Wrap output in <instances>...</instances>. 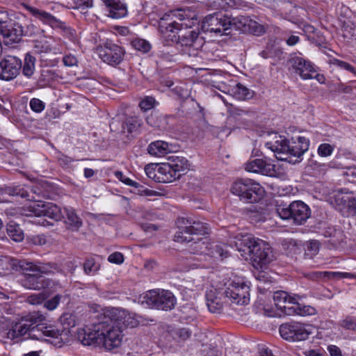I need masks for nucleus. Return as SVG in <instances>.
Here are the masks:
<instances>
[{"instance_id":"nucleus-1","label":"nucleus","mask_w":356,"mask_h":356,"mask_svg":"<svg viewBox=\"0 0 356 356\" xmlns=\"http://www.w3.org/2000/svg\"><path fill=\"white\" fill-rule=\"evenodd\" d=\"M45 317L39 312H30L22 316L8 332L9 338L15 339L29 334V337L35 339H42L47 337L52 340L51 343L55 344L62 343L67 336L65 330H60L53 325H47L42 323Z\"/></svg>"},{"instance_id":"nucleus-2","label":"nucleus","mask_w":356,"mask_h":356,"mask_svg":"<svg viewBox=\"0 0 356 356\" xmlns=\"http://www.w3.org/2000/svg\"><path fill=\"white\" fill-rule=\"evenodd\" d=\"M103 325L102 345L106 349L112 350L119 347L122 343L124 329L127 327H134L138 322L128 312L120 308H106L102 314Z\"/></svg>"},{"instance_id":"nucleus-3","label":"nucleus","mask_w":356,"mask_h":356,"mask_svg":"<svg viewBox=\"0 0 356 356\" xmlns=\"http://www.w3.org/2000/svg\"><path fill=\"white\" fill-rule=\"evenodd\" d=\"M179 231L175 241L191 243L189 252L193 254H208L209 243L207 238L200 237L208 233L207 224L192 218H179L177 221Z\"/></svg>"},{"instance_id":"nucleus-4","label":"nucleus","mask_w":356,"mask_h":356,"mask_svg":"<svg viewBox=\"0 0 356 356\" xmlns=\"http://www.w3.org/2000/svg\"><path fill=\"white\" fill-rule=\"evenodd\" d=\"M196 22L195 13L188 8H179L165 13L159 23V31L164 45L176 42L180 32L191 28Z\"/></svg>"},{"instance_id":"nucleus-5","label":"nucleus","mask_w":356,"mask_h":356,"mask_svg":"<svg viewBox=\"0 0 356 356\" xmlns=\"http://www.w3.org/2000/svg\"><path fill=\"white\" fill-rule=\"evenodd\" d=\"M265 146L275 153L278 160L296 163L302 160V155L308 150L309 140L303 136L289 140L284 136L271 133L268 134Z\"/></svg>"},{"instance_id":"nucleus-6","label":"nucleus","mask_w":356,"mask_h":356,"mask_svg":"<svg viewBox=\"0 0 356 356\" xmlns=\"http://www.w3.org/2000/svg\"><path fill=\"white\" fill-rule=\"evenodd\" d=\"M237 250L245 259H250L254 268H265L274 259L271 247L264 241L251 234L236 237L234 242Z\"/></svg>"},{"instance_id":"nucleus-7","label":"nucleus","mask_w":356,"mask_h":356,"mask_svg":"<svg viewBox=\"0 0 356 356\" xmlns=\"http://www.w3.org/2000/svg\"><path fill=\"white\" fill-rule=\"evenodd\" d=\"M174 152L168 156V162L163 163L159 168L158 179L163 183H170L179 179L188 169V161Z\"/></svg>"},{"instance_id":"nucleus-8","label":"nucleus","mask_w":356,"mask_h":356,"mask_svg":"<svg viewBox=\"0 0 356 356\" xmlns=\"http://www.w3.org/2000/svg\"><path fill=\"white\" fill-rule=\"evenodd\" d=\"M232 193L246 203L259 202L264 193L263 187L250 179H239L232 184Z\"/></svg>"},{"instance_id":"nucleus-9","label":"nucleus","mask_w":356,"mask_h":356,"mask_svg":"<svg viewBox=\"0 0 356 356\" xmlns=\"http://www.w3.org/2000/svg\"><path fill=\"white\" fill-rule=\"evenodd\" d=\"M277 214L283 220H292L296 225H302L311 216L308 205L302 201H294L290 204H280L276 206Z\"/></svg>"},{"instance_id":"nucleus-10","label":"nucleus","mask_w":356,"mask_h":356,"mask_svg":"<svg viewBox=\"0 0 356 356\" xmlns=\"http://www.w3.org/2000/svg\"><path fill=\"white\" fill-rule=\"evenodd\" d=\"M143 302L151 308L168 311L175 307L176 298L169 291L154 289L146 293L143 297Z\"/></svg>"},{"instance_id":"nucleus-11","label":"nucleus","mask_w":356,"mask_h":356,"mask_svg":"<svg viewBox=\"0 0 356 356\" xmlns=\"http://www.w3.org/2000/svg\"><path fill=\"white\" fill-rule=\"evenodd\" d=\"M202 29L204 32L214 33L216 35L230 33L229 16L220 13L207 15L202 22Z\"/></svg>"},{"instance_id":"nucleus-12","label":"nucleus","mask_w":356,"mask_h":356,"mask_svg":"<svg viewBox=\"0 0 356 356\" xmlns=\"http://www.w3.org/2000/svg\"><path fill=\"white\" fill-rule=\"evenodd\" d=\"M0 34L7 44L19 42L23 36L22 23L19 21V17L0 19Z\"/></svg>"},{"instance_id":"nucleus-13","label":"nucleus","mask_w":356,"mask_h":356,"mask_svg":"<svg viewBox=\"0 0 356 356\" xmlns=\"http://www.w3.org/2000/svg\"><path fill=\"white\" fill-rule=\"evenodd\" d=\"M279 331L281 337L289 341H305L312 334L309 325L296 321L282 324Z\"/></svg>"},{"instance_id":"nucleus-14","label":"nucleus","mask_w":356,"mask_h":356,"mask_svg":"<svg viewBox=\"0 0 356 356\" xmlns=\"http://www.w3.org/2000/svg\"><path fill=\"white\" fill-rule=\"evenodd\" d=\"M103 327L101 314L98 316L97 322L93 323L91 326L86 327L78 332L77 338L84 346H101L102 339H104Z\"/></svg>"},{"instance_id":"nucleus-15","label":"nucleus","mask_w":356,"mask_h":356,"mask_svg":"<svg viewBox=\"0 0 356 356\" xmlns=\"http://www.w3.org/2000/svg\"><path fill=\"white\" fill-rule=\"evenodd\" d=\"M98 54L101 59L106 63L116 66L120 65L124 60L125 50L123 47L112 41H107L97 49Z\"/></svg>"},{"instance_id":"nucleus-16","label":"nucleus","mask_w":356,"mask_h":356,"mask_svg":"<svg viewBox=\"0 0 356 356\" xmlns=\"http://www.w3.org/2000/svg\"><path fill=\"white\" fill-rule=\"evenodd\" d=\"M28 209L35 216H47L55 221H59L63 218L60 208L52 202H33L29 205Z\"/></svg>"},{"instance_id":"nucleus-17","label":"nucleus","mask_w":356,"mask_h":356,"mask_svg":"<svg viewBox=\"0 0 356 356\" xmlns=\"http://www.w3.org/2000/svg\"><path fill=\"white\" fill-rule=\"evenodd\" d=\"M335 209L344 217L353 216L356 213V199L349 193L337 192L332 197Z\"/></svg>"},{"instance_id":"nucleus-18","label":"nucleus","mask_w":356,"mask_h":356,"mask_svg":"<svg viewBox=\"0 0 356 356\" xmlns=\"http://www.w3.org/2000/svg\"><path fill=\"white\" fill-rule=\"evenodd\" d=\"M249 286L244 282L233 281L223 292L225 298L238 305L249 302Z\"/></svg>"},{"instance_id":"nucleus-19","label":"nucleus","mask_w":356,"mask_h":356,"mask_svg":"<svg viewBox=\"0 0 356 356\" xmlns=\"http://www.w3.org/2000/svg\"><path fill=\"white\" fill-rule=\"evenodd\" d=\"M289 70L298 74L302 79H314L313 73L316 72L312 62L296 54H291L288 59Z\"/></svg>"},{"instance_id":"nucleus-20","label":"nucleus","mask_w":356,"mask_h":356,"mask_svg":"<svg viewBox=\"0 0 356 356\" xmlns=\"http://www.w3.org/2000/svg\"><path fill=\"white\" fill-rule=\"evenodd\" d=\"M22 60L13 56H7L0 60V79L11 81L19 73Z\"/></svg>"},{"instance_id":"nucleus-21","label":"nucleus","mask_w":356,"mask_h":356,"mask_svg":"<svg viewBox=\"0 0 356 356\" xmlns=\"http://www.w3.org/2000/svg\"><path fill=\"white\" fill-rule=\"evenodd\" d=\"M13 266L15 267L16 270H22L24 274V279L22 280V285L24 287L29 289L40 290L49 285V281L42 275L20 269L18 266V261L14 263Z\"/></svg>"},{"instance_id":"nucleus-22","label":"nucleus","mask_w":356,"mask_h":356,"mask_svg":"<svg viewBox=\"0 0 356 356\" xmlns=\"http://www.w3.org/2000/svg\"><path fill=\"white\" fill-rule=\"evenodd\" d=\"M33 51L40 56L41 60L46 65L55 66L59 62V58L56 57V49L52 48L47 42H37L33 47Z\"/></svg>"},{"instance_id":"nucleus-23","label":"nucleus","mask_w":356,"mask_h":356,"mask_svg":"<svg viewBox=\"0 0 356 356\" xmlns=\"http://www.w3.org/2000/svg\"><path fill=\"white\" fill-rule=\"evenodd\" d=\"M142 124V120L137 116H129L126 118L124 122H120L118 120L113 119L110 123V129L112 131L118 133H126V130L128 134H131L134 131H137Z\"/></svg>"},{"instance_id":"nucleus-24","label":"nucleus","mask_w":356,"mask_h":356,"mask_svg":"<svg viewBox=\"0 0 356 356\" xmlns=\"http://www.w3.org/2000/svg\"><path fill=\"white\" fill-rule=\"evenodd\" d=\"M245 169L248 172L261 173L264 175L273 177L276 175L275 165L267 163L261 159H255L245 164Z\"/></svg>"},{"instance_id":"nucleus-25","label":"nucleus","mask_w":356,"mask_h":356,"mask_svg":"<svg viewBox=\"0 0 356 356\" xmlns=\"http://www.w3.org/2000/svg\"><path fill=\"white\" fill-rule=\"evenodd\" d=\"M18 266L20 269H24L33 273H38L40 275L54 273L55 271L58 270L57 264L54 263H46L35 265L33 263L27 262L25 260H19Z\"/></svg>"},{"instance_id":"nucleus-26","label":"nucleus","mask_w":356,"mask_h":356,"mask_svg":"<svg viewBox=\"0 0 356 356\" xmlns=\"http://www.w3.org/2000/svg\"><path fill=\"white\" fill-rule=\"evenodd\" d=\"M108 12V16L119 19L127 15V6L124 0H102Z\"/></svg>"},{"instance_id":"nucleus-27","label":"nucleus","mask_w":356,"mask_h":356,"mask_svg":"<svg viewBox=\"0 0 356 356\" xmlns=\"http://www.w3.org/2000/svg\"><path fill=\"white\" fill-rule=\"evenodd\" d=\"M181 44L182 48L194 46L200 48L204 44V38L200 35L199 32L189 31L184 34H179V39L176 42Z\"/></svg>"},{"instance_id":"nucleus-28","label":"nucleus","mask_w":356,"mask_h":356,"mask_svg":"<svg viewBox=\"0 0 356 356\" xmlns=\"http://www.w3.org/2000/svg\"><path fill=\"white\" fill-rule=\"evenodd\" d=\"M296 297L300 298L299 295L293 294V296L289 295L286 292L283 291H277L273 293V300L276 307L281 310L284 314H286V308H289Z\"/></svg>"},{"instance_id":"nucleus-29","label":"nucleus","mask_w":356,"mask_h":356,"mask_svg":"<svg viewBox=\"0 0 356 356\" xmlns=\"http://www.w3.org/2000/svg\"><path fill=\"white\" fill-rule=\"evenodd\" d=\"M302 298H305V296H300V298L296 297V299L293 302L292 305L289 308H286V315H299L302 316H312L316 313V310L314 307L309 305H302L298 302V300Z\"/></svg>"},{"instance_id":"nucleus-30","label":"nucleus","mask_w":356,"mask_h":356,"mask_svg":"<svg viewBox=\"0 0 356 356\" xmlns=\"http://www.w3.org/2000/svg\"><path fill=\"white\" fill-rule=\"evenodd\" d=\"M147 152L154 156H162L174 152L172 145L163 140L152 142L147 147Z\"/></svg>"},{"instance_id":"nucleus-31","label":"nucleus","mask_w":356,"mask_h":356,"mask_svg":"<svg viewBox=\"0 0 356 356\" xmlns=\"http://www.w3.org/2000/svg\"><path fill=\"white\" fill-rule=\"evenodd\" d=\"M207 305L209 310L213 313H218L223 307V302L218 296L216 289H211L206 293Z\"/></svg>"},{"instance_id":"nucleus-32","label":"nucleus","mask_w":356,"mask_h":356,"mask_svg":"<svg viewBox=\"0 0 356 356\" xmlns=\"http://www.w3.org/2000/svg\"><path fill=\"white\" fill-rule=\"evenodd\" d=\"M36 58L30 53L25 54L24 63H22V74L28 79L32 78L35 71Z\"/></svg>"},{"instance_id":"nucleus-33","label":"nucleus","mask_w":356,"mask_h":356,"mask_svg":"<svg viewBox=\"0 0 356 356\" xmlns=\"http://www.w3.org/2000/svg\"><path fill=\"white\" fill-rule=\"evenodd\" d=\"M232 95L237 99L246 100L253 97L254 92L243 84L238 83L232 88Z\"/></svg>"},{"instance_id":"nucleus-34","label":"nucleus","mask_w":356,"mask_h":356,"mask_svg":"<svg viewBox=\"0 0 356 356\" xmlns=\"http://www.w3.org/2000/svg\"><path fill=\"white\" fill-rule=\"evenodd\" d=\"M115 175L116 178H118L120 181H121L122 182H123L124 184H127L128 186H134L135 188L141 187L143 189L142 190H138V191L141 194H144V195H145L147 196H152V195H155L156 193V191H152V190H149V189H147V188H143V187L141 186L139 183H138V182H136L135 181H133L131 179L127 177L120 171H116L115 172Z\"/></svg>"},{"instance_id":"nucleus-35","label":"nucleus","mask_w":356,"mask_h":356,"mask_svg":"<svg viewBox=\"0 0 356 356\" xmlns=\"http://www.w3.org/2000/svg\"><path fill=\"white\" fill-rule=\"evenodd\" d=\"M250 18L246 16L229 17L230 30L234 29L242 33H247Z\"/></svg>"},{"instance_id":"nucleus-36","label":"nucleus","mask_w":356,"mask_h":356,"mask_svg":"<svg viewBox=\"0 0 356 356\" xmlns=\"http://www.w3.org/2000/svg\"><path fill=\"white\" fill-rule=\"evenodd\" d=\"M215 258H226L228 257V251L225 244L211 243L209 245L208 254Z\"/></svg>"},{"instance_id":"nucleus-37","label":"nucleus","mask_w":356,"mask_h":356,"mask_svg":"<svg viewBox=\"0 0 356 356\" xmlns=\"http://www.w3.org/2000/svg\"><path fill=\"white\" fill-rule=\"evenodd\" d=\"M28 9L34 16L38 17L42 21L49 24L53 27L58 26V24L60 23V22L57 19H56V17H54L48 13L40 11L37 8L31 7H29Z\"/></svg>"},{"instance_id":"nucleus-38","label":"nucleus","mask_w":356,"mask_h":356,"mask_svg":"<svg viewBox=\"0 0 356 356\" xmlns=\"http://www.w3.org/2000/svg\"><path fill=\"white\" fill-rule=\"evenodd\" d=\"M66 213L65 223L72 230H78L82 225V221L72 209H65Z\"/></svg>"},{"instance_id":"nucleus-39","label":"nucleus","mask_w":356,"mask_h":356,"mask_svg":"<svg viewBox=\"0 0 356 356\" xmlns=\"http://www.w3.org/2000/svg\"><path fill=\"white\" fill-rule=\"evenodd\" d=\"M6 232L8 236L15 242H20L24 239V232L17 223L10 221L7 224Z\"/></svg>"},{"instance_id":"nucleus-40","label":"nucleus","mask_w":356,"mask_h":356,"mask_svg":"<svg viewBox=\"0 0 356 356\" xmlns=\"http://www.w3.org/2000/svg\"><path fill=\"white\" fill-rule=\"evenodd\" d=\"M200 48L201 52L204 54L206 58L208 60H216V58L220 56L218 54V46L215 42H206L204 40V44Z\"/></svg>"},{"instance_id":"nucleus-41","label":"nucleus","mask_w":356,"mask_h":356,"mask_svg":"<svg viewBox=\"0 0 356 356\" xmlns=\"http://www.w3.org/2000/svg\"><path fill=\"white\" fill-rule=\"evenodd\" d=\"M56 76L57 74L54 70H42L38 80V86L40 88H44L54 81Z\"/></svg>"},{"instance_id":"nucleus-42","label":"nucleus","mask_w":356,"mask_h":356,"mask_svg":"<svg viewBox=\"0 0 356 356\" xmlns=\"http://www.w3.org/2000/svg\"><path fill=\"white\" fill-rule=\"evenodd\" d=\"M18 17L19 21L22 23L23 36H31L38 32L37 26L33 24L31 19L26 18V16L23 15H20Z\"/></svg>"},{"instance_id":"nucleus-43","label":"nucleus","mask_w":356,"mask_h":356,"mask_svg":"<svg viewBox=\"0 0 356 356\" xmlns=\"http://www.w3.org/2000/svg\"><path fill=\"white\" fill-rule=\"evenodd\" d=\"M266 31V27L264 25L260 24L252 19H250L247 33L252 34L255 36H261L264 35Z\"/></svg>"},{"instance_id":"nucleus-44","label":"nucleus","mask_w":356,"mask_h":356,"mask_svg":"<svg viewBox=\"0 0 356 356\" xmlns=\"http://www.w3.org/2000/svg\"><path fill=\"white\" fill-rule=\"evenodd\" d=\"M342 35L348 40L356 39V24L352 22L344 23Z\"/></svg>"},{"instance_id":"nucleus-45","label":"nucleus","mask_w":356,"mask_h":356,"mask_svg":"<svg viewBox=\"0 0 356 356\" xmlns=\"http://www.w3.org/2000/svg\"><path fill=\"white\" fill-rule=\"evenodd\" d=\"M131 46L136 50L144 53L148 52L151 49V44L144 39L137 38L131 41Z\"/></svg>"},{"instance_id":"nucleus-46","label":"nucleus","mask_w":356,"mask_h":356,"mask_svg":"<svg viewBox=\"0 0 356 356\" xmlns=\"http://www.w3.org/2000/svg\"><path fill=\"white\" fill-rule=\"evenodd\" d=\"M48 293L43 291L38 293H34L27 297V302L31 305H39L43 302L47 298Z\"/></svg>"},{"instance_id":"nucleus-47","label":"nucleus","mask_w":356,"mask_h":356,"mask_svg":"<svg viewBox=\"0 0 356 356\" xmlns=\"http://www.w3.org/2000/svg\"><path fill=\"white\" fill-rule=\"evenodd\" d=\"M159 168V167H158L157 165L147 164L145 167V172L149 178L155 179L156 181L160 182L158 179Z\"/></svg>"},{"instance_id":"nucleus-48","label":"nucleus","mask_w":356,"mask_h":356,"mask_svg":"<svg viewBox=\"0 0 356 356\" xmlns=\"http://www.w3.org/2000/svg\"><path fill=\"white\" fill-rule=\"evenodd\" d=\"M29 106L31 109L35 113H41L45 108V104L38 98L31 99Z\"/></svg>"},{"instance_id":"nucleus-49","label":"nucleus","mask_w":356,"mask_h":356,"mask_svg":"<svg viewBox=\"0 0 356 356\" xmlns=\"http://www.w3.org/2000/svg\"><path fill=\"white\" fill-rule=\"evenodd\" d=\"M155 102L154 98L147 96L140 102L139 106L142 111H147L154 107Z\"/></svg>"},{"instance_id":"nucleus-50","label":"nucleus","mask_w":356,"mask_h":356,"mask_svg":"<svg viewBox=\"0 0 356 356\" xmlns=\"http://www.w3.org/2000/svg\"><path fill=\"white\" fill-rule=\"evenodd\" d=\"M319 250V243L316 241H311L307 244L305 254L312 257L316 255Z\"/></svg>"},{"instance_id":"nucleus-51","label":"nucleus","mask_w":356,"mask_h":356,"mask_svg":"<svg viewBox=\"0 0 356 356\" xmlns=\"http://www.w3.org/2000/svg\"><path fill=\"white\" fill-rule=\"evenodd\" d=\"M340 325L347 330H356V318L347 316L340 321Z\"/></svg>"},{"instance_id":"nucleus-52","label":"nucleus","mask_w":356,"mask_h":356,"mask_svg":"<svg viewBox=\"0 0 356 356\" xmlns=\"http://www.w3.org/2000/svg\"><path fill=\"white\" fill-rule=\"evenodd\" d=\"M334 146L328 143L321 144L318 148V154L321 156H328L332 154L334 151Z\"/></svg>"},{"instance_id":"nucleus-53","label":"nucleus","mask_w":356,"mask_h":356,"mask_svg":"<svg viewBox=\"0 0 356 356\" xmlns=\"http://www.w3.org/2000/svg\"><path fill=\"white\" fill-rule=\"evenodd\" d=\"M61 298H62L61 295H59V294L56 295L51 299H49V300H47V301H45L44 305V307L50 311L54 310L58 305Z\"/></svg>"},{"instance_id":"nucleus-54","label":"nucleus","mask_w":356,"mask_h":356,"mask_svg":"<svg viewBox=\"0 0 356 356\" xmlns=\"http://www.w3.org/2000/svg\"><path fill=\"white\" fill-rule=\"evenodd\" d=\"M201 52V48H195L194 46H189L181 49V54L188 55L189 57H197Z\"/></svg>"},{"instance_id":"nucleus-55","label":"nucleus","mask_w":356,"mask_h":356,"mask_svg":"<svg viewBox=\"0 0 356 356\" xmlns=\"http://www.w3.org/2000/svg\"><path fill=\"white\" fill-rule=\"evenodd\" d=\"M83 269L86 274L89 275L92 272L98 270V267L95 265L94 259H88L83 264Z\"/></svg>"},{"instance_id":"nucleus-56","label":"nucleus","mask_w":356,"mask_h":356,"mask_svg":"<svg viewBox=\"0 0 356 356\" xmlns=\"http://www.w3.org/2000/svg\"><path fill=\"white\" fill-rule=\"evenodd\" d=\"M108 261L111 263L121 264L124 261V255L119 252H115L110 254Z\"/></svg>"},{"instance_id":"nucleus-57","label":"nucleus","mask_w":356,"mask_h":356,"mask_svg":"<svg viewBox=\"0 0 356 356\" xmlns=\"http://www.w3.org/2000/svg\"><path fill=\"white\" fill-rule=\"evenodd\" d=\"M156 57L161 61H172L173 58V54L170 51H165L164 50H159L156 53Z\"/></svg>"},{"instance_id":"nucleus-58","label":"nucleus","mask_w":356,"mask_h":356,"mask_svg":"<svg viewBox=\"0 0 356 356\" xmlns=\"http://www.w3.org/2000/svg\"><path fill=\"white\" fill-rule=\"evenodd\" d=\"M333 63L334 65H337L338 67H339L340 68L345 69L353 74L356 73V71H355L354 67H353L350 64H349L346 62H344V61H342V60H340L338 59H334L333 61Z\"/></svg>"},{"instance_id":"nucleus-59","label":"nucleus","mask_w":356,"mask_h":356,"mask_svg":"<svg viewBox=\"0 0 356 356\" xmlns=\"http://www.w3.org/2000/svg\"><path fill=\"white\" fill-rule=\"evenodd\" d=\"M63 62L64 65L67 67H72L76 65L78 60L72 54H68L65 55L63 58Z\"/></svg>"},{"instance_id":"nucleus-60","label":"nucleus","mask_w":356,"mask_h":356,"mask_svg":"<svg viewBox=\"0 0 356 356\" xmlns=\"http://www.w3.org/2000/svg\"><path fill=\"white\" fill-rule=\"evenodd\" d=\"M73 161V159L63 154L58 156V162L59 165L64 168L68 167Z\"/></svg>"},{"instance_id":"nucleus-61","label":"nucleus","mask_w":356,"mask_h":356,"mask_svg":"<svg viewBox=\"0 0 356 356\" xmlns=\"http://www.w3.org/2000/svg\"><path fill=\"white\" fill-rule=\"evenodd\" d=\"M325 276H327L328 278H343V277H352L350 273H341V272H324Z\"/></svg>"},{"instance_id":"nucleus-62","label":"nucleus","mask_w":356,"mask_h":356,"mask_svg":"<svg viewBox=\"0 0 356 356\" xmlns=\"http://www.w3.org/2000/svg\"><path fill=\"white\" fill-rule=\"evenodd\" d=\"M177 335L183 341L187 340L191 335V332L188 328H181L177 331Z\"/></svg>"},{"instance_id":"nucleus-63","label":"nucleus","mask_w":356,"mask_h":356,"mask_svg":"<svg viewBox=\"0 0 356 356\" xmlns=\"http://www.w3.org/2000/svg\"><path fill=\"white\" fill-rule=\"evenodd\" d=\"M327 349L330 356H343L341 349L335 345H330Z\"/></svg>"},{"instance_id":"nucleus-64","label":"nucleus","mask_w":356,"mask_h":356,"mask_svg":"<svg viewBox=\"0 0 356 356\" xmlns=\"http://www.w3.org/2000/svg\"><path fill=\"white\" fill-rule=\"evenodd\" d=\"M288 247L287 248L288 249H290V252L293 253V254H297V253H299L300 252V247L298 245L296 241L295 240H293V239H290L288 242Z\"/></svg>"}]
</instances>
